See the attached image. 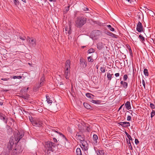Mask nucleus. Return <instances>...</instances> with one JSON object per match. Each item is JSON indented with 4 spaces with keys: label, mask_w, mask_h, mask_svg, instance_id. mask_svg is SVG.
Segmentation results:
<instances>
[{
    "label": "nucleus",
    "mask_w": 155,
    "mask_h": 155,
    "mask_svg": "<svg viewBox=\"0 0 155 155\" xmlns=\"http://www.w3.org/2000/svg\"><path fill=\"white\" fill-rule=\"evenodd\" d=\"M118 124L125 128L127 127L130 126V123L127 122H120L118 123Z\"/></svg>",
    "instance_id": "12"
},
{
    "label": "nucleus",
    "mask_w": 155,
    "mask_h": 155,
    "mask_svg": "<svg viewBox=\"0 0 155 155\" xmlns=\"http://www.w3.org/2000/svg\"><path fill=\"white\" fill-rule=\"evenodd\" d=\"M135 143L136 145H138L139 143L138 140L137 139H135Z\"/></svg>",
    "instance_id": "49"
},
{
    "label": "nucleus",
    "mask_w": 155,
    "mask_h": 155,
    "mask_svg": "<svg viewBox=\"0 0 155 155\" xmlns=\"http://www.w3.org/2000/svg\"><path fill=\"white\" fill-rule=\"evenodd\" d=\"M86 21V18L84 17H78L75 21V26L77 28H81L84 25Z\"/></svg>",
    "instance_id": "1"
},
{
    "label": "nucleus",
    "mask_w": 155,
    "mask_h": 155,
    "mask_svg": "<svg viewBox=\"0 0 155 155\" xmlns=\"http://www.w3.org/2000/svg\"><path fill=\"white\" fill-rule=\"evenodd\" d=\"M19 38L21 39L22 40H25V39H26V38L25 36H19Z\"/></svg>",
    "instance_id": "46"
},
{
    "label": "nucleus",
    "mask_w": 155,
    "mask_h": 155,
    "mask_svg": "<svg viewBox=\"0 0 155 155\" xmlns=\"http://www.w3.org/2000/svg\"><path fill=\"white\" fill-rule=\"evenodd\" d=\"M128 78V76L127 74H125L123 77V79L124 81L127 80Z\"/></svg>",
    "instance_id": "44"
},
{
    "label": "nucleus",
    "mask_w": 155,
    "mask_h": 155,
    "mask_svg": "<svg viewBox=\"0 0 155 155\" xmlns=\"http://www.w3.org/2000/svg\"><path fill=\"white\" fill-rule=\"evenodd\" d=\"M69 8L70 6H68L65 8V10L66 11V12H67L68 11H69Z\"/></svg>",
    "instance_id": "47"
},
{
    "label": "nucleus",
    "mask_w": 155,
    "mask_h": 155,
    "mask_svg": "<svg viewBox=\"0 0 155 155\" xmlns=\"http://www.w3.org/2000/svg\"><path fill=\"white\" fill-rule=\"evenodd\" d=\"M107 26L111 31H114V29L110 25H107Z\"/></svg>",
    "instance_id": "37"
},
{
    "label": "nucleus",
    "mask_w": 155,
    "mask_h": 155,
    "mask_svg": "<svg viewBox=\"0 0 155 155\" xmlns=\"http://www.w3.org/2000/svg\"><path fill=\"white\" fill-rule=\"evenodd\" d=\"M83 127L85 129V131L89 132L91 131V126L88 124L84 123L83 125Z\"/></svg>",
    "instance_id": "13"
},
{
    "label": "nucleus",
    "mask_w": 155,
    "mask_h": 155,
    "mask_svg": "<svg viewBox=\"0 0 155 155\" xmlns=\"http://www.w3.org/2000/svg\"><path fill=\"white\" fill-rule=\"evenodd\" d=\"M3 104V103L2 102H0V105H2Z\"/></svg>",
    "instance_id": "64"
},
{
    "label": "nucleus",
    "mask_w": 155,
    "mask_h": 155,
    "mask_svg": "<svg viewBox=\"0 0 155 155\" xmlns=\"http://www.w3.org/2000/svg\"><path fill=\"white\" fill-rule=\"evenodd\" d=\"M143 73L144 74L147 76H149L148 72V70L146 68H144L143 70Z\"/></svg>",
    "instance_id": "31"
},
{
    "label": "nucleus",
    "mask_w": 155,
    "mask_h": 155,
    "mask_svg": "<svg viewBox=\"0 0 155 155\" xmlns=\"http://www.w3.org/2000/svg\"><path fill=\"white\" fill-rule=\"evenodd\" d=\"M76 153L77 155H82L81 149L79 148H78L77 149Z\"/></svg>",
    "instance_id": "24"
},
{
    "label": "nucleus",
    "mask_w": 155,
    "mask_h": 155,
    "mask_svg": "<svg viewBox=\"0 0 155 155\" xmlns=\"http://www.w3.org/2000/svg\"><path fill=\"white\" fill-rule=\"evenodd\" d=\"M13 78L14 79H21L22 78V76H16L14 75L13 76L12 78Z\"/></svg>",
    "instance_id": "36"
},
{
    "label": "nucleus",
    "mask_w": 155,
    "mask_h": 155,
    "mask_svg": "<svg viewBox=\"0 0 155 155\" xmlns=\"http://www.w3.org/2000/svg\"><path fill=\"white\" fill-rule=\"evenodd\" d=\"M70 61L69 60H67L65 62V67L66 70V71H68V69L70 68Z\"/></svg>",
    "instance_id": "14"
},
{
    "label": "nucleus",
    "mask_w": 155,
    "mask_h": 155,
    "mask_svg": "<svg viewBox=\"0 0 155 155\" xmlns=\"http://www.w3.org/2000/svg\"><path fill=\"white\" fill-rule=\"evenodd\" d=\"M115 75L116 77H119L120 75L119 74V73H117L115 74Z\"/></svg>",
    "instance_id": "55"
},
{
    "label": "nucleus",
    "mask_w": 155,
    "mask_h": 155,
    "mask_svg": "<svg viewBox=\"0 0 155 155\" xmlns=\"http://www.w3.org/2000/svg\"><path fill=\"white\" fill-rule=\"evenodd\" d=\"M126 141H127V142L128 144V145L129 146V148L130 150H132L133 147L132 146L130 142V140H128L127 139H126Z\"/></svg>",
    "instance_id": "26"
},
{
    "label": "nucleus",
    "mask_w": 155,
    "mask_h": 155,
    "mask_svg": "<svg viewBox=\"0 0 155 155\" xmlns=\"http://www.w3.org/2000/svg\"><path fill=\"white\" fill-rule=\"evenodd\" d=\"M104 44L101 42L98 43L97 44V48L99 50H101L104 47Z\"/></svg>",
    "instance_id": "18"
},
{
    "label": "nucleus",
    "mask_w": 155,
    "mask_h": 155,
    "mask_svg": "<svg viewBox=\"0 0 155 155\" xmlns=\"http://www.w3.org/2000/svg\"><path fill=\"white\" fill-rule=\"evenodd\" d=\"M11 2L13 3L15 6L18 7L19 5V2L18 0H10Z\"/></svg>",
    "instance_id": "17"
},
{
    "label": "nucleus",
    "mask_w": 155,
    "mask_h": 155,
    "mask_svg": "<svg viewBox=\"0 0 155 155\" xmlns=\"http://www.w3.org/2000/svg\"><path fill=\"white\" fill-rule=\"evenodd\" d=\"M93 139L94 141H96V142H97V140L98 139V137L97 135L94 134L93 135Z\"/></svg>",
    "instance_id": "33"
},
{
    "label": "nucleus",
    "mask_w": 155,
    "mask_h": 155,
    "mask_svg": "<svg viewBox=\"0 0 155 155\" xmlns=\"http://www.w3.org/2000/svg\"><path fill=\"white\" fill-rule=\"evenodd\" d=\"M136 29L139 32H141L143 31L142 25L140 21L138 22L137 24Z\"/></svg>",
    "instance_id": "8"
},
{
    "label": "nucleus",
    "mask_w": 155,
    "mask_h": 155,
    "mask_svg": "<svg viewBox=\"0 0 155 155\" xmlns=\"http://www.w3.org/2000/svg\"><path fill=\"white\" fill-rule=\"evenodd\" d=\"M0 119L2 120L6 124H7L8 119L4 114L0 113Z\"/></svg>",
    "instance_id": "11"
},
{
    "label": "nucleus",
    "mask_w": 155,
    "mask_h": 155,
    "mask_svg": "<svg viewBox=\"0 0 155 155\" xmlns=\"http://www.w3.org/2000/svg\"><path fill=\"white\" fill-rule=\"evenodd\" d=\"M95 50L94 49L91 48L89 49L87 51V52L89 54L91 53L94 52Z\"/></svg>",
    "instance_id": "35"
},
{
    "label": "nucleus",
    "mask_w": 155,
    "mask_h": 155,
    "mask_svg": "<svg viewBox=\"0 0 155 155\" xmlns=\"http://www.w3.org/2000/svg\"><path fill=\"white\" fill-rule=\"evenodd\" d=\"M104 151L103 150H99L98 152H97V155H103L104 154Z\"/></svg>",
    "instance_id": "32"
},
{
    "label": "nucleus",
    "mask_w": 155,
    "mask_h": 155,
    "mask_svg": "<svg viewBox=\"0 0 155 155\" xmlns=\"http://www.w3.org/2000/svg\"><path fill=\"white\" fill-rule=\"evenodd\" d=\"M90 101L93 104H100L101 102V101L100 100H91Z\"/></svg>",
    "instance_id": "20"
},
{
    "label": "nucleus",
    "mask_w": 155,
    "mask_h": 155,
    "mask_svg": "<svg viewBox=\"0 0 155 155\" xmlns=\"http://www.w3.org/2000/svg\"><path fill=\"white\" fill-rule=\"evenodd\" d=\"M46 101L48 104H51L52 102V101L51 100H50V98L49 96L48 95H46Z\"/></svg>",
    "instance_id": "25"
},
{
    "label": "nucleus",
    "mask_w": 155,
    "mask_h": 155,
    "mask_svg": "<svg viewBox=\"0 0 155 155\" xmlns=\"http://www.w3.org/2000/svg\"><path fill=\"white\" fill-rule=\"evenodd\" d=\"M130 53H131V54H132V51L131 50V49H130Z\"/></svg>",
    "instance_id": "62"
},
{
    "label": "nucleus",
    "mask_w": 155,
    "mask_h": 155,
    "mask_svg": "<svg viewBox=\"0 0 155 155\" xmlns=\"http://www.w3.org/2000/svg\"><path fill=\"white\" fill-rule=\"evenodd\" d=\"M76 136L77 137V139L80 140V143L84 141L85 138L84 135H80L79 133H77Z\"/></svg>",
    "instance_id": "10"
},
{
    "label": "nucleus",
    "mask_w": 155,
    "mask_h": 155,
    "mask_svg": "<svg viewBox=\"0 0 155 155\" xmlns=\"http://www.w3.org/2000/svg\"><path fill=\"white\" fill-rule=\"evenodd\" d=\"M125 133L127 135V136H128L129 135L127 133L126 131H125Z\"/></svg>",
    "instance_id": "59"
},
{
    "label": "nucleus",
    "mask_w": 155,
    "mask_h": 155,
    "mask_svg": "<svg viewBox=\"0 0 155 155\" xmlns=\"http://www.w3.org/2000/svg\"><path fill=\"white\" fill-rule=\"evenodd\" d=\"M27 40L28 41L29 45L30 47L34 48L35 46L36 45V41L35 39L28 37Z\"/></svg>",
    "instance_id": "4"
},
{
    "label": "nucleus",
    "mask_w": 155,
    "mask_h": 155,
    "mask_svg": "<svg viewBox=\"0 0 155 155\" xmlns=\"http://www.w3.org/2000/svg\"><path fill=\"white\" fill-rule=\"evenodd\" d=\"M124 82L123 81H121L120 82V84L122 85L123 84V83H124Z\"/></svg>",
    "instance_id": "61"
},
{
    "label": "nucleus",
    "mask_w": 155,
    "mask_h": 155,
    "mask_svg": "<svg viewBox=\"0 0 155 155\" xmlns=\"http://www.w3.org/2000/svg\"><path fill=\"white\" fill-rule=\"evenodd\" d=\"M68 33L70 35L71 34V29H70L69 30V31H68Z\"/></svg>",
    "instance_id": "58"
},
{
    "label": "nucleus",
    "mask_w": 155,
    "mask_h": 155,
    "mask_svg": "<svg viewBox=\"0 0 155 155\" xmlns=\"http://www.w3.org/2000/svg\"><path fill=\"white\" fill-rule=\"evenodd\" d=\"M135 36L134 35L133 37V39L134 40V41H137V40L138 39V36L137 35H136L135 34H134Z\"/></svg>",
    "instance_id": "39"
},
{
    "label": "nucleus",
    "mask_w": 155,
    "mask_h": 155,
    "mask_svg": "<svg viewBox=\"0 0 155 155\" xmlns=\"http://www.w3.org/2000/svg\"><path fill=\"white\" fill-rule=\"evenodd\" d=\"M68 71H66V70H65V78L66 79H68Z\"/></svg>",
    "instance_id": "42"
},
{
    "label": "nucleus",
    "mask_w": 155,
    "mask_h": 155,
    "mask_svg": "<svg viewBox=\"0 0 155 155\" xmlns=\"http://www.w3.org/2000/svg\"><path fill=\"white\" fill-rule=\"evenodd\" d=\"M2 80L4 81H7L10 79L9 78H2L1 79Z\"/></svg>",
    "instance_id": "52"
},
{
    "label": "nucleus",
    "mask_w": 155,
    "mask_h": 155,
    "mask_svg": "<svg viewBox=\"0 0 155 155\" xmlns=\"http://www.w3.org/2000/svg\"><path fill=\"white\" fill-rule=\"evenodd\" d=\"M100 70L102 72L104 73L105 71V67H101Z\"/></svg>",
    "instance_id": "41"
},
{
    "label": "nucleus",
    "mask_w": 155,
    "mask_h": 155,
    "mask_svg": "<svg viewBox=\"0 0 155 155\" xmlns=\"http://www.w3.org/2000/svg\"><path fill=\"white\" fill-rule=\"evenodd\" d=\"M131 117L130 116H128L127 118V120L128 121H130L131 120Z\"/></svg>",
    "instance_id": "50"
},
{
    "label": "nucleus",
    "mask_w": 155,
    "mask_h": 155,
    "mask_svg": "<svg viewBox=\"0 0 155 155\" xmlns=\"http://www.w3.org/2000/svg\"><path fill=\"white\" fill-rule=\"evenodd\" d=\"M6 127L8 128L7 133L8 134H10L12 133V129L11 127L8 125H6Z\"/></svg>",
    "instance_id": "21"
},
{
    "label": "nucleus",
    "mask_w": 155,
    "mask_h": 155,
    "mask_svg": "<svg viewBox=\"0 0 155 155\" xmlns=\"http://www.w3.org/2000/svg\"><path fill=\"white\" fill-rule=\"evenodd\" d=\"M59 134L60 135V136H61L63 138H64L66 140H68L67 139V138L65 137V136L63 134H62L61 133H59Z\"/></svg>",
    "instance_id": "43"
},
{
    "label": "nucleus",
    "mask_w": 155,
    "mask_h": 155,
    "mask_svg": "<svg viewBox=\"0 0 155 155\" xmlns=\"http://www.w3.org/2000/svg\"><path fill=\"white\" fill-rule=\"evenodd\" d=\"M14 136L15 140L18 142L24 136V134L18 131L15 133Z\"/></svg>",
    "instance_id": "6"
},
{
    "label": "nucleus",
    "mask_w": 155,
    "mask_h": 155,
    "mask_svg": "<svg viewBox=\"0 0 155 155\" xmlns=\"http://www.w3.org/2000/svg\"><path fill=\"white\" fill-rule=\"evenodd\" d=\"M127 137L128 138V139L130 141V140H132V139L130 135H129L128 136H127Z\"/></svg>",
    "instance_id": "51"
},
{
    "label": "nucleus",
    "mask_w": 155,
    "mask_h": 155,
    "mask_svg": "<svg viewBox=\"0 0 155 155\" xmlns=\"http://www.w3.org/2000/svg\"><path fill=\"white\" fill-rule=\"evenodd\" d=\"M43 83H44V82H43V81H42V82H40V84H39V86L40 87H41L43 86Z\"/></svg>",
    "instance_id": "53"
},
{
    "label": "nucleus",
    "mask_w": 155,
    "mask_h": 155,
    "mask_svg": "<svg viewBox=\"0 0 155 155\" xmlns=\"http://www.w3.org/2000/svg\"><path fill=\"white\" fill-rule=\"evenodd\" d=\"M83 105L84 107L88 109H91L92 108L91 105L87 103H84Z\"/></svg>",
    "instance_id": "23"
},
{
    "label": "nucleus",
    "mask_w": 155,
    "mask_h": 155,
    "mask_svg": "<svg viewBox=\"0 0 155 155\" xmlns=\"http://www.w3.org/2000/svg\"><path fill=\"white\" fill-rule=\"evenodd\" d=\"M53 141H54V142H56V143H57L58 141L54 137L53 138Z\"/></svg>",
    "instance_id": "54"
},
{
    "label": "nucleus",
    "mask_w": 155,
    "mask_h": 155,
    "mask_svg": "<svg viewBox=\"0 0 155 155\" xmlns=\"http://www.w3.org/2000/svg\"><path fill=\"white\" fill-rule=\"evenodd\" d=\"M44 79L45 78L44 77L41 78L40 80V82H42V81H43V82H44Z\"/></svg>",
    "instance_id": "56"
},
{
    "label": "nucleus",
    "mask_w": 155,
    "mask_h": 155,
    "mask_svg": "<svg viewBox=\"0 0 155 155\" xmlns=\"http://www.w3.org/2000/svg\"><path fill=\"white\" fill-rule=\"evenodd\" d=\"M22 151L21 147L20 146L16 145L15 148L13 150L12 155H18Z\"/></svg>",
    "instance_id": "5"
},
{
    "label": "nucleus",
    "mask_w": 155,
    "mask_h": 155,
    "mask_svg": "<svg viewBox=\"0 0 155 155\" xmlns=\"http://www.w3.org/2000/svg\"><path fill=\"white\" fill-rule=\"evenodd\" d=\"M56 145L55 144L49 141H48L45 142V147L46 148L47 151V153H50V152H53L54 151V148L55 147Z\"/></svg>",
    "instance_id": "2"
},
{
    "label": "nucleus",
    "mask_w": 155,
    "mask_h": 155,
    "mask_svg": "<svg viewBox=\"0 0 155 155\" xmlns=\"http://www.w3.org/2000/svg\"><path fill=\"white\" fill-rule=\"evenodd\" d=\"M13 145V144L11 145V144L8 143L7 146L8 150H5L3 151L0 155H11L10 150H12Z\"/></svg>",
    "instance_id": "3"
},
{
    "label": "nucleus",
    "mask_w": 155,
    "mask_h": 155,
    "mask_svg": "<svg viewBox=\"0 0 155 155\" xmlns=\"http://www.w3.org/2000/svg\"><path fill=\"white\" fill-rule=\"evenodd\" d=\"M126 107L127 109L129 110L131 109V107L130 106V101H128L126 102L125 104Z\"/></svg>",
    "instance_id": "19"
},
{
    "label": "nucleus",
    "mask_w": 155,
    "mask_h": 155,
    "mask_svg": "<svg viewBox=\"0 0 155 155\" xmlns=\"http://www.w3.org/2000/svg\"><path fill=\"white\" fill-rule=\"evenodd\" d=\"M85 143H86V141L81 142V146H82V147H81L82 149L83 148L84 150H88V147L87 145L85 144Z\"/></svg>",
    "instance_id": "15"
},
{
    "label": "nucleus",
    "mask_w": 155,
    "mask_h": 155,
    "mask_svg": "<svg viewBox=\"0 0 155 155\" xmlns=\"http://www.w3.org/2000/svg\"><path fill=\"white\" fill-rule=\"evenodd\" d=\"M142 84L143 86V87L145 89V83L144 80L143 79L142 80Z\"/></svg>",
    "instance_id": "48"
},
{
    "label": "nucleus",
    "mask_w": 155,
    "mask_h": 155,
    "mask_svg": "<svg viewBox=\"0 0 155 155\" xmlns=\"http://www.w3.org/2000/svg\"><path fill=\"white\" fill-rule=\"evenodd\" d=\"M93 60V59L91 56H89L87 58V61L89 62H92Z\"/></svg>",
    "instance_id": "38"
},
{
    "label": "nucleus",
    "mask_w": 155,
    "mask_h": 155,
    "mask_svg": "<svg viewBox=\"0 0 155 155\" xmlns=\"http://www.w3.org/2000/svg\"><path fill=\"white\" fill-rule=\"evenodd\" d=\"M139 37L142 42L144 43V41H145V38L141 34L139 35Z\"/></svg>",
    "instance_id": "29"
},
{
    "label": "nucleus",
    "mask_w": 155,
    "mask_h": 155,
    "mask_svg": "<svg viewBox=\"0 0 155 155\" xmlns=\"http://www.w3.org/2000/svg\"><path fill=\"white\" fill-rule=\"evenodd\" d=\"M21 97L25 100H28L29 98V95L27 94L25 95L22 94L21 95Z\"/></svg>",
    "instance_id": "27"
},
{
    "label": "nucleus",
    "mask_w": 155,
    "mask_h": 155,
    "mask_svg": "<svg viewBox=\"0 0 155 155\" xmlns=\"http://www.w3.org/2000/svg\"><path fill=\"white\" fill-rule=\"evenodd\" d=\"M105 33L107 35H108L109 36H110L113 38H117V35L110 31H106Z\"/></svg>",
    "instance_id": "16"
},
{
    "label": "nucleus",
    "mask_w": 155,
    "mask_h": 155,
    "mask_svg": "<svg viewBox=\"0 0 155 155\" xmlns=\"http://www.w3.org/2000/svg\"><path fill=\"white\" fill-rule=\"evenodd\" d=\"M31 118V119H30V120L34 126L40 127L42 126V123L41 121L38 120H33L32 118Z\"/></svg>",
    "instance_id": "7"
},
{
    "label": "nucleus",
    "mask_w": 155,
    "mask_h": 155,
    "mask_svg": "<svg viewBox=\"0 0 155 155\" xmlns=\"http://www.w3.org/2000/svg\"><path fill=\"white\" fill-rule=\"evenodd\" d=\"M85 95L88 98H90L92 100H93V99L94 98V96L93 94L89 93H86Z\"/></svg>",
    "instance_id": "22"
},
{
    "label": "nucleus",
    "mask_w": 155,
    "mask_h": 155,
    "mask_svg": "<svg viewBox=\"0 0 155 155\" xmlns=\"http://www.w3.org/2000/svg\"><path fill=\"white\" fill-rule=\"evenodd\" d=\"M21 0L25 3H26V0Z\"/></svg>",
    "instance_id": "63"
},
{
    "label": "nucleus",
    "mask_w": 155,
    "mask_h": 155,
    "mask_svg": "<svg viewBox=\"0 0 155 155\" xmlns=\"http://www.w3.org/2000/svg\"><path fill=\"white\" fill-rule=\"evenodd\" d=\"M80 64L81 67L85 68L87 66V61L85 59L83 58L80 59Z\"/></svg>",
    "instance_id": "9"
},
{
    "label": "nucleus",
    "mask_w": 155,
    "mask_h": 155,
    "mask_svg": "<svg viewBox=\"0 0 155 155\" xmlns=\"http://www.w3.org/2000/svg\"><path fill=\"white\" fill-rule=\"evenodd\" d=\"M88 10V8H85V9L84 10V11H87Z\"/></svg>",
    "instance_id": "60"
},
{
    "label": "nucleus",
    "mask_w": 155,
    "mask_h": 155,
    "mask_svg": "<svg viewBox=\"0 0 155 155\" xmlns=\"http://www.w3.org/2000/svg\"><path fill=\"white\" fill-rule=\"evenodd\" d=\"M155 115V110H153L151 114V117H152Z\"/></svg>",
    "instance_id": "40"
},
{
    "label": "nucleus",
    "mask_w": 155,
    "mask_h": 155,
    "mask_svg": "<svg viewBox=\"0 0 155 155\" xmlns=\"http://www.w3.org/2000/svg\"><path fill=\"white\" fill-rule=\"evenodd\" d=\"M123 106V105H121L120 107L118 109V111H119L121 108H122V106Z\"/></svg>",
    "instance_id": "57"
},
{
    "label": "nucleus",
    "mask_w": 155,
    "mask_h": 155,
    "mask_svg": "<svg viewBox=\"0 0 155 155\" xmlns=\"http://www.w3.org/2000/svg\"><path fill=\"white\" fill-rule=\"evenodd\" d=\"M150 106L151 108L154 109L155 108V106L153 103H150Z\"/></svg>",
    "instance_id": "45"
},
{
    "label": "nucleus",
    "mask_w": 155,
    "mask_h": 155,
    "mask_svg": "<svg viewBox=\"0 0 155 155\" xmlns=\"http://www.w3.org/2000/svg\"><path fill=\"white\" fill-rule=\"evenodd\" d=\"M128 84L126 82H124L123 84H122L123 87L125 89H126L127 87Z\"/></svg>",
    "instance_id": "34"
},
{
    "label": "nucleus",
    "mask_w": 155,
    "mask_h": 155,
    "mask_svg": "<svg viewBox=\"0 0 155 155\" xmlns=\"http://www.w3.org/2000/svg\"><path fill=\"white\" fill-rule=\"evenodd\" d=\"M14 137H10L9 142L8 143H9L10 144H14Z\"/></svg>",
    "instance_id": "28"
},
{
    "label": "nucleus",
    "mask_w": 155,
    "mask_h": 155,
    "mask_svg": "<svg viewBox=\"0 0 155 155\" xmlns=\"http://www.w3.org/2000/svg\"><path fill=\"white\" fill-rule=\"evenodd\" d=\"M113 74H110L109 73H107V77L108 80L109 81H110L112 78V75Z\"/></svg>",
    "instance_id": "30"
}]
</instances>
